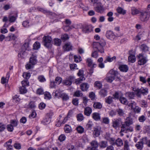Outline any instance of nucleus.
Masks as SVG:
<instances>
[{"label":"nucleus","mask_w":150,"mask_h":150,"mask_svg":"<svg viewBox=\"0 0 150 150\" xmlns=\"http://www.w3.org/2000/svg\"><path fill=\"white\" fill-rule=\"evenodd\" d=\"M106 45V42L104 40L101 39L99 42H94L93 43V47L98 52L102 53L104 52V47Z\"/></svg>","instance_id":"nucleus-1"},{"label":"nucleus","mask_w":150,"mask_h":150,"mask_svg":"<svg viewBox=\"0 0 150 150\" xmlns=\"http://www.w3.org/2000/svg\"><path fill=\"white\" fill-rule=\"evenodd\" d=\"M133 131V127L131 126L124 122L122 125L121 127L120 132L127 133L129 132H132Z\"/></svg>","instance_id":"nucleus-2"},{"label":"nucleus","mask_w":150,"mask_h":150,"mask_svg":"<svg viewBox=\"0 0 150 150\" xmlns=\"http://www.w3.org/2000/svg\"><path fill=\"white\" fill-rule=\"evenodd\" d=\"M44 45L47 48H49L51 47V43L52 39L51 37L47 36H45L43 38Z\"/></svg>","instance_id":"nucleus-3"},{"label":"nucleus","mask_w":150,"mask_h":150,"mask_svg":"<svg viewBox=\"0 0 150 150\" xmlns=\"http://www.w3.org/2000/svg\"><path fill=\"white\" fill-rule=\"evenodd\" d=\"M140 18L141 21H147L149 18L150 13L149 12L141 11L140 12Z\"/></svg>","instance_id":"nucleus-4"},{"label":"nucleus","mask_w":150,"mask_h":150,"mask_svg":"<svg viewBox=\"0 0 150 150\" xmlns=\"http://www.w3.org/2000/svg\"><path fill=\"white\" fill-rule=\"evenodd\" d=\"M74 78L72 76H69L66 78L62 81L63 84L65 85L70 86L72 83V82L74 80Z\"/></svg>","instance_id":"nucleus-5"},{"label":"nucleus","mask_w":150,"mask_h":150,"mask_svg":"<svg viewBox=\"0 0 150 150\" xmlns=\"http://www.w3.org/2000/svg\"><path fill=\"white\" fill-rule=\"evenodd\" d=\"M106 36L107 38L111 40H113L116 37L113 32L111 30H108L106 32Z\"/></svg>","instance_id":"nucleus-6"},{"label":"nucleus","mask_w":150,"mask_h":150,"mask_svg":"<svg viewBox=\"0 0 150 150\" xmlns=\"http://www.w3.org/2000/svg\"><path fill=\"white\" fill-rule=\"evenodd\" d=\"M139 59L138 61V64L140 65H142L146 63L147 60L146 58L143 57L142 54H139L138 56Z\"/></svg>","instance_id":"nucleus-7"},{"label":"nucleus","mask_w":150,"mask_h":150,"mask_svg":"<svg viewBox=\"0 0 150 150\" xmlns=\"http://www.w3.org/2000/svg\"><path fill=\"white\" fill-rule=\"evenodd\" d=\"M134 91L137 94H144L145 93H148V89L147 88H142L140 89H135Z\"/></svg>","instance_id":"nucleus-8"},{"label":"nucleus","mask_w":150,"mask_h":150,"mask_svg":"<svg viewBox=\"0 0 150 150\" xmlns=\"http://www.w3.org/2000/svg\"><path fill=\"white\" fill-rule=\"evenodd\" d=\"M120 119L114 120L112 122V126L115 129H117L119 127L121 122Z\"/></svg>","instance_id":"nucleus-9"},{"label":"nucleus","mask_w":150,"mask_h":150,"mask_svg":"<svg viewBox=\"0 0 150 150\" xmlns=\"http://www.w3.org/2000/svg\"><path fill=\"white\" fill-rule=\"evenodd\" d=\"M37 62L36 55L35 54H33L30 58L29 62L32 64L34 65Z\"/></svg>","instance_id":"nucleus-10"},{"label":"nucleus","mask_w":150,"mask_h":150,"mask_svg":"<svg viewBox=\"0 0 150 150\" xmlns=\"http://www.w3.org/2000/svg\"><path fill=\"white\" fill-rule=\"evenodd\" d=\"M111 142L110 144L112 145H116L117 146H120L123 144V142L122 140L120 138L117 139L115 142Z\"/></svg>","instance_id":"nucleus-11"},{"label":"nucleus","mask_w":150,"mask_h":150,"mask_svg":"<svg viewBox=\"0 0 150 150\" xmlns=\"http://www.w3.org/2000/svg\"><path fill=\"white\" fill-rule=\"evenodd\" d=\"M114 76L110 73V71L107 74L106 79L108 82L111 83L114 79Z\"/></svg>","instance_id":"nucleus-12"},{"label":"nucleus","mask_w":150,"mask_h":150,"mask_svg":"<svg viewBox=\"0 0 150 150\" xmlns=\"http://www.w3.org/2000/svg\"><path fill=\"white\" fill-rule=\"evenodd\" d=\"M95 10L98 13H102L104 11L103 7L101 4H99L95 8Z\"/></svg>","instance_id":"nucleus-13"},{"label":"nucleus","mask_w":150,"mask_h":150,"mask_svg":"<svg viewBox=\"0 0 150 150\" xmlns=\"http://www.w3.org/2000/svg\"><path fill=\"white\" fill-rule=\"evenodd\" d=\"M12 141V140L10 139L4 144V146L6 147V150H12L13 149V146L11 145Z\"/></svg>","instance_id":"nucleus-14"},{"label":"nucleus","mask_w":150,"mask_h":150,"mask_svg":"<svg viewBox=\"0 0 150 150\" xmlns=\"http://www.w3.org/2000/svg\"><path fill=\"white\" fill-rule=\"evenodd\" d=\"M93 30V28L91 25H86L83 28V31L85 33H88Z\"/></svg>","instance_id":"nucleus-15"},{"label":"nucleus","mask_w":150,"mask_h":150,"mask_svg":"<svg viewBox=\"0 0 150 150\" xmlns=\"http://www.w3.org/2000/svg\"><path fill=\"white\" fill-rule=\"evenodd\" d=\"M86 62L88 66L89 67H92V68L96 67V64L93 62V60L90 58H88L86 59Z\"/></svg>","instance_id":"nucleus-16"},{"label":"nucleus","mask_w":150,"mask_h":150,"mask_svg":"<svg viewBox=\"0 0 150 150\" xmlns=\"http://www.w3.org/2000/svg\"><path fill=\"white\" fill-rule=\"evenodd\" d=\"M119 69L122 72H127L128 70V67L126 65H121L119 66Z\"/></svg>","instance_id":"nucleus-17"},{"label":"nucleus","mask_w":150,"mask_h":150,"mask_svg":"<svg viewBox=\"0 0 150 150\" xmlns=\"http://www.w3.org/2000/svg\"><path fill=\"white\" fill-rule=\"evenodd\" d=\"M92 109L89 107H86L84 109V113L85 115L87 116H89L91 113Z\"/></svg>","instance_id":"nucleus-18"},{"label":"nucleus","mask_w":150,"mask_h":150,"mask_svg":"<svg viewBox=\"0 0 150 150\" xmlns=\"http://www.w3.org/2000/svg\"><path fill=\"white\" fill-rule=\"evenodd\" d=\"M131 14L132 15H135L139 13L140 12L137 8L134 7H131Z\"/></svg>","instance_id":"nucleus-19"},{"label":"nucleus","mask_w":150,"mask_h":150,"mask_svg":"<svg viewBox=\"0 0 150 150\" xmlns=\"http://www.w3.org/2000/svg\"><path fill=\"white\" fill-rule=\"evenodd\" d=\"M92 117L96 121L99 120L100 119V114L98 112H94L92 114Z\"/></svg>","instance_id":"nucleus-20"},{"label":"nucleus","mask_w":150,"mask_h":150,"mask_svg":"<svg viewBox=\"0 0 150 150\" xmlns=\"http://www.w3.org/2000/svg\"><path fill=\"white\" fill-rule=\"evenodd\" d=\"M72 46L70 43H66L63 46V48L64 51H69L71 49Z\"/></svg>","instance_id":"nucleus-21"},{"label":"nucleus","mask_w":150,"mask_h":150,"mask_svg":"<svg viewBox=\"0 0 150 150\" xmlns=\"http://www.w3.org/2000/svg\"><path fill=\"white\" fill-rule=\"evenodd\" d=\"M110 74H112V75L114 76V78L115 76L118 79L120 78V75L118 71L112 69L110 71Z\"/></svg>","instance_id":"nucleus-22"},{"label":"nucleus","mask_w":150,"mask_h":150,"mask_svg":"<svg viewBox=\"0 0 150 150\" xmlns=\"http://www.w3.org/2000/svg\"><path fill=\"white\" fill-rule=\"evenodd\" d=\"M81 88L83 91H86L89 88V86L87 83H83L81 85Z\"/></svg>","instance_id":"nucleus-23"},{"label":"nucleus","mask_w":150,"mask_h":150,"mask_svg":"<svg viewBox=\"0 0 150 150\" xmlns=\"http://www.w3.org/2000/svg\"><path fill=\"white\" fill-rule=\"evenodd\" d=\"M101 128L100 127H97L94 128V132L95 135L96 136H98L99 135L101 131Z\"/></svg>","instance_id":"nucleus-24"},{"label":"nucleus","mask_w":150,"mask_h":150,"mask_svg":"<svg viewBox=\"0 0 150 150\" xmlns=\"http://www.w3.org/2000/svg\"><path fill=\"white\" fill-rule=\"evenodd\" d=\"M110 134L109 133H106L105 135V138L106 140L110 141V143L114 142L115 139L113 138H111L110 137Z\"/></svg>","instance_id":"nucleus-25"},{"label":"nucleus","mask_w":150,"mask_h":150,"mask_svg":"<svg viewBox=\"0 0 150 150\" xmlns=\"http://www.w3.org/2000/svg\"><path fill=\"white\" fill-rule=\"evenodd\" d=\"M51 121L50 118L48 116H46L42 121V122L44 125L49 124Z\"/></svg>","instance_id":"nucleus-26"},{"label":"nucleus","mask_w":150,"mask_h":150,"mask_svg":"<svg viewBox=\"0 0 150 150\" xmlns=\"http://www.w3.org/2000/svg\"><path fill=\"white\" fill-rule=\"evenodd\" d=\"M59 96L62 98L64 100H67L69 98V97L67 94H55V97Z\"/></svg>","instance_id":"nucleus-27"},{"label":"nucleus","mask_w":150,"mask_h":150,"mask_svg":"<svg viewBox=\"0 0 150 150\" xmlns=\"http://www.w3.org/2000/svg\"><path fill=\"white\" fill-rule=\"evenodd\" d=\"M108 145V142L107 141H102L100 142L99 146L100 148H105L107 147Z\"/></svg>","instance_id":"nucleus-28"},{"label":"nucleus","mask_w":150,"mask_h":150,"mask_svg":"<svg viewBox=\"0 0 150 150\" xmlns=\"http://www.w3.org/2000/svg\"><path fill=\"white\" fill-rule=\"evenodd\" d=\"M128 60L129 62L132 63L136 61V57L135 55L130 54V55L128 57Z\"/></svg>","instance_id":"nucleus-29"},{"label":"nucleus","mask_w":150,"mask_h":150,"mask_svg":"<svg viewBox=\"0 0 150 150\" xmlns=\"http://www.w3.org/2000/svg\"><path fill=\"white\" fill-rule=\"evenodd\" d=\"M117 11L118 13L123 15L125 14L126 13V11L120 7L117 8Z\"/></svg>","instance_id":"nucleus-30"},{"label":"nucleus","mask_w":150,"mask_h":150,"mask_svg":"<svg viewBox=\"0 0 150 150\" xmlns=\"http://www.w3.org/2000/svg\"><path fill=\"white\" fill-rule=\"evenodd\" d=\"M38 10L40 11H41L43 13H47L50 15L52 14V13L50 12L49 11L47 10L44 8H41L39 7H38L37 8Z\"/></svg>","instance_id":"nucleus-31"},{"label":"nucleus","mask_w":150,"mask_h":150,"mask_svg":"<svg viewBox=\"0 0 150 150\" xmlns=\"http://www.w3.org/2000/svg\"><path fill=\"white\" fill-rule=\"evenodd\" d=\"M119 100L120 102L122 104H127L128 103L127 101L126 98L123 97L122 96H120Z\"/></svg>","instance_id":"nucleus-32"},{"label":"nucleus","mask_w":150,"mask_h":150,"mask_svg":"<svg viewBox=\"0 0 150 150\" xmlns=\"http://www.w3.org/2000/svg\"><path fill=\"white\" fill-rule=\"evenodd\" d=\"M102 86L101 83L100 81H96L94 83V86L95 87L100 89L101 88Z\"/></svg>","instance_id":"nucleus-33"},{"label":"nucleus","mask_w":150,"mask_h":150,"mask_svg":"<svg viewBox=\"0 0 150 150\" xmlns=\"http://www.w3.org/2000/svg\"><path fill=\"white\" fill-rule=\"evenodd\" d=\"M93 107L96 109H101L102 107V105L100 102H96L94 103Z\"/></svg>","instance_id":"nucleus-34"},{"label":"nucleus","mask_w":150,"mask_h":150,"mask_svg":"<svg viewBox=\"0 0 150 150\" xmlns=\"http://www.w3.org/2000/svg\"><path fill=\"white\" fill-rule=\"evenodd\" d=\"M64 129L65 132L66 133H69L71 131V127L68 125H65Z\"/></svg>","instance_id":"nucleus-35"},{"label":"nucleus","mask_w":150,"mask_h":150,"mask_svg":"<svg viewBox=\"0 0 150 150\" xmlns=\"http://www.w3.org/2000/svg\"><path fill=\"white\" fill-rule=\"evenodd\" d=\"M133 110L135 113H139L140 112L141 108L136 105L133 108Z\"/></svg>","instance_id":"nucleus-36"},{"label":"nucleus","mask_w":150,"mask_h":150,"mask_svg":"<svg viewBox=\"0 0 150 150\" xmlns=\"http://www.w3.org/2000/svg\"><path fill=\"white\" fill-rule=\"evenodd\" d=\"M9 21L11 23L15 21L16 19V17L13 15H10L8 17Z\"/></svg>","instance_id":"nucleus-37"},{"label":"nucleus","mask_w":150,"mask_h":150,"mask_svg":"<svg viewBox=\"0 0 150 150\" xmlns=\"http://www.w3.org/2000/svg\"><path fill=\"white\" fill-rule=\"evenodd\" d=\"M85 79V78L83 76H81L76 79L75 82L76 84H79L82 81L84 80Z\"/></svg>","instance_id":"nucleus-38"},{"label":"nucleus","mask_w":150,"mask_h":150,"mask_svg":"<svg viewBox=\"0 0 150 150\" xmlns=\"http://www.w3.org/2000/svg\"><path fill=\"white\" fill-rule=\"evenodd\" d=\"M21 84L23 86L25 87L27 86H29V82L28 80H24L21 81Z\"/></svg>","instance_id":"nucleus-39"},{"label":"nucleus","mask_w":150,"mask_h":150,"mask_svg":"<svg viewBox=\"0 0 150 150\" xmlns=\"http://www.w3.org/2000/svg\"><path fill=\"white\" fill-rule=\"evenodd\" d=\"M143 145L142 142H138L135 146L138 149L141 150L143 148Z\"/></svg>","instance_id":"nucleus-40"},{"label":"nucleus","mask_w":150,"mask_h":150,"mask_svg":"<svg viewBox=\"0 0 150 150\" xmlns=\"http://www.w3.org/2000/svg\"><path fill=\"white\" fill-rule=\"evenodd\" d=\"M125 122L130 125L133 124L132 119L130 117H128L127 118Z\"/></svg>","instance_id":"nucleus-41"},{"label":"nucleus","mask_w":150,"mask_h":150,"mask_svg":"<svg viewBox=\"0 0 150 150\" xmlns=\"http://www.w3.org/2000/svg\"><path fill=\"white\" fill-rule=\"evenodd\" d=\"M91 146L92 147L98 148V143L95 140L93 141L91 143Z\"/></svg>","instance_id":"nucleus-42"},{"label":"nucleus","mask_w":150,"mask_h":150,"mask_svg":"<svg viewBox=\"0 0 150 150\" xmlns=\"http://www.w3.org/2000/svg\"><path fill=\"white\" fill-rule=\"evenodd\" d=\"M19 91L21 94L25 93L27 92V90L24 86L21 87L20 88Z\"/></svg>","instance_id":"nucleus-43"},{"label":"nucleus","mask_w":150,"mask_h":150,"mask_svg":"<svg viewBox=\"0 0 150 150\" xmlns=\"http://www.w3.org/2000/svg\"><path fill=\"white\" fill-rule=\"evenodd\" d=\"M37 94H50V93L47 91L44 92L43 89L42 88H38L37 91Z\"/></svg>","instance_id":"nucleus-44"},{"label":"nucleus","mask_w":150,"mask_h":150,"mask_svg":"<svg viewBox=\"0 0 150 150\" xmlns=\"http://www.w3.org/2000/svg\"><path fill=\"white\" fill-rule=\"evenodd\" d=\"M116 111L117 112L118 114L120 116H123L125 114L124 111L121 109L119 108L117 109Z\"/></svg>","instance_id":"nucleus-45"},{"label":"nucleus","mask_w":150,"mask_h":150,"mask_svg":"<svg viewBox=\"0 0 150 150\" xmlns=\"http://www.w3.org/2000/svg\"><path fill=\"white\" fill-rule=\"evenodd\" d=\"M62 80V79L59 76H57L56 77L54 81L56 83L59 85L61 83Z\"/></svg>","instance_id":"nucleus-46"},{"label":"nucleus","mask_w":150,"mask_h":150,"mask_svg":"<svg viewBox=\"0 0 150 150\" xmlns=\"http://www.w3.org/2000/svg\"><path fill=\"white\" fill-rule=\"evenodd\" d=\"M33 49L35 50H38L40 47V44L38 42H35L33 45Z\"/></svg>","instance_id":"nucleus-47"},{"label":"nucleus","mask_w":150,"mask_h":150,"mask_svg":"<svg viewBox=\"0 0 150 150\" xmlns=\"http://www.w3.org/2000/svg\"><path fill=\"white\" fill-rule=\"evenodd\" d=\"M74 61L76 62H78L81 60V58L79 55H75L74 56Z\"/></svg>","instance_id":"nucleus-48"},{"label":"nucleus","mask_w":150,"mask_h":150,"mask_svg":"<svg viewBox=\"0 0 150 150\" xmlns=\"http://www.w3.org/2000/svg\"><path fill=\"white\" fill-rule=\"evenodd\" d=\"M76 130L78 133H82L83 132L84 129L81 126H79L76 127Z\"/></svg>","instance_id":"nucleus-49"},{"label":"nucleus","mask_w":150,"mask_h":150,"mask_svg":"<svg viewBox=\"0 0 150 150\" xmlns=\"http://www.w3.org/2000/svg\"><path fill=\"white\" fill-rule=\"evenodd\" d=\"M61 43L60 39L58 38H55L54 40V44L56 45L59 46Z\"/></svg>","instance_id":"nucleus-50"},{"label":"nucleus","mask_w":150,"mask_h":150,"mask_svg":"<svg viewBox=\"0 0 150 150\" xmlns=\"http://www.w3.org/2000/svg\"><path fill=\"white\" fill-rule=\"evenodd\" d=\"M30 74L29 73L25 72L23 73V77L27 80L30 78Z\"/></svg>","instance_id":"nucleus-51"},{"label":"nucleus","mask_w":150,"mask_h":150,"mask_svg":"<svg viewBox=\"0 0 150 150\" xmlns=\"http://www.w3.org/2000/svg\"><path fill=\"white\" fill-rule=\"evenodd\" d=\"M77 120L79 121H81L84 119L83 115L81 113L77 115Z\"/></svg>","instance_id":"nucleus-52"},{"label":"nucleus","mask_w":150,"mask_h":150,"mask_svg":"<svg viewBox=\"0 0 150 150\" xmlns=\"http://www.w3.org/2000/svg\"><path fill=\"white\" fill-rule=\"evenodd\" d=\"M142 107L144 108H146L148 106L147 103L145 100H141Z\"/></svg>","instance_id":"nucleus-53"},{"label":"nucleus","mask_w":150,"mask_h":150,"mask_svg":"<svg viewBox=\"0 0 150 150\" xmlns=\"http://www.w3.org/2000/svg\"><path fill=\"white\" fill-rule=\"evenodd\" d=\"M93 125V123L91 121H89L86 125V128L87 129H91Z\"/></svg>","instance_id":"nucleus-54"},{"label":"nucleus","mask_w":150,"mask_h":150,"mask_svg":"<svg viewBox=\"0 0 150 150\" xmlns=\"http://www.w3.org/2000/svg\"><path fill=\"white\" fill-rule=\"evenodd\" d=\"M141 48L142 50L144 52H146L148 51L149 47L145 45H143L141 46Z\"/></svg>","instance_id":"nucleus-55"},{"label":"nucleus","mask_w":150,"mask_h":150,"mask_svg":"<svg viewBox=\"0 0 150 150\" xmlns=\"http://www.w3.org/2000/svg\"><path fill=\"white\" fill-rule=\"evenodd\" d=\"M112 98L110 96L106 98H105V102L108 104H110L112 102Z\"/></svg>","instance_id":"nucleus-56"},{"label":"nucleus","mask_w":150,"mask_h":150,"mask_svg":"<svg viewBox=\"0 0 150 150\" xmlns=\"http://www.w3.org/2000/svg\"><path fill=\"white\" fill-rule=\"evenodd\" d=\"M26 55V53L25 51H22L18 53V56L19 57L23 58Z\"/></svg>","instance_id":"nucleus-57"},{"label":"nucleus","mask_w":150,"mask_h":150,"mask_svg":"<svg viewBox=\"0 0 150 150\" xmlns=\"http://www.w3.org/2000/svg\"><path fill=\"white\" fill-rule=\"evenodd\" d=\"M18 121L15 120H11V125L13 126L16 127L18 125Z\"/></svg>","instance_id":"nucleus-58"},{"label":"nucleus","mask_w":150,"mask_h":150,"mask_svg":"<svg viewBox=\"0 0 150 150\" xmlns=\"http://www.w3.org/2000/svg\"><path fill=\"white\" fill-rule=\"evenodd\" d=\"M38 79L39 81L41 82H44L46 80L44 77L42 75L39 76L38 77Z\"/></svg>","instance_id":"nucleus-59"},{"label":"nucleus","mask_w":150,"mask_h":150,"mask_svg":"<svg viewBox=\"0 0 150 150\" xmlns=\"http://www.w3.org/2000/svg\"><path fill=\"white\" fill-rule=\"evenodd\" d=\"M23 25L25 27L28 28L30 26L29 22L28 21H23Z\"/></svg>","instance_id":"nucleus-60"},{"label":"nucleus","mask_w":150,"mask_h":150,"mask_svg":"<svg viewBox=\"0 0 150 150\" xmlns=\"http://www.w3.org/2000/svg\"><path fill=\"white\" fill-rule=\"evenodd\" d=\"M124 149L125 150H129V146L128 144V142L127 140H126L125 142Z\"/></svg>","instance_id":"nucleus-61"},{"label":"nucleus","mask_w":150,"mask_h":150,"mask_svg":"<svg viewBox=\"0 0 150 150\" xmlns=\"http://www.w3.org/2000/svg\"><path fill=\"white\" fill-rule=\"evenodd\" d=\"M65 138L66 137L65 135L63 134H62L59 137L58 139L60 142H62L65 140Z\"/></svg>","instance_id":"nucleus-62"},{"label":"nucleus","mask_w":150,"mask_h":150,"mask_svg":"<svg viewBox=\"0 0 150 150\" xmlns=\"http://www.w3.org/2000/svg\"><path fill=\"white\" fill-rule=\"evenodd\" d=\"M116 59V57L115 56H113L112 57H108L106 59V60L109 62H112L113 61L115 60Z\"/></svg>","instance_id":"nucleus-63"},{"label":"nucleus","mask_w":150,"mask_h":150,"mask_svg":"<svg viewBox=\"0 0 150 150\" xmlns=\"http://www.w3.org/2000/svg\"><path fill=\"white\" fill-rule=\"evenodd\" d=\"M69 38L68 35L67 34H64L61 36V38L62 40H68Z\"/></svg>","instance_id":"nucleus-64"}]
</instances>
